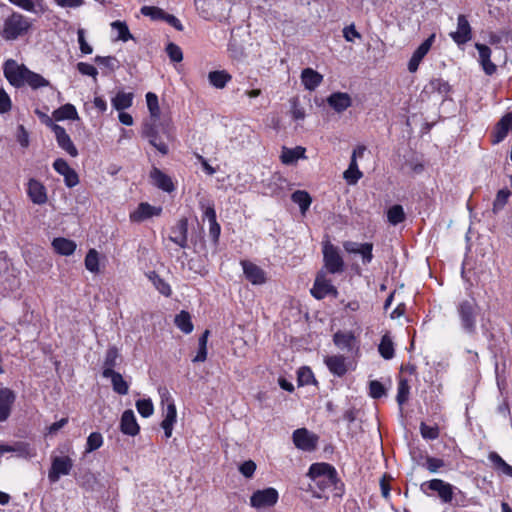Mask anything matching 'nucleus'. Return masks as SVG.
<instances>
[{
  "instance_id": "obj_15",
  "label": "nucleus",
  "mask_w": 512,
  "mask_h": 512,
  "mask_svg": "<svg viewBox=\"0 0 512 512\" xmlns=\"http://www.w3.org/2000/svg\"><path fill=\"white\" fill-rule=\"evenodd\" d=\"M53 168L57 173L64 177L65 184L68 187H74L79 183L78 174L64 159H56L53 163Z\"/></svg>"
},
{
  "instance_id": "obj_27",
  "label": "nucleus",
  "mask_w": 512,
  "mask_h": 512,
  "mask_svg": "<svg viewBox=\"0 0 512 512\" xmlns=\"http://www.w3.org/2000/svg\"><path fill=\"white\" fill-rule=\"evenodd\" d=\"M103 377L110 378L113 386V390L120 394V395H126L129 391V385L124 380L122 375L114 370H106L103 371Z\"/></svg>"
},
{
  "instance_id": "obj_38",
  "label": "nucleus",
  "mask_w": 512,
  "mask_h": 512,
  "mask_svg": "<svg viewBox=\"0 0 512 512\" xmlns=\"http://www.w3.org/2000/svg\"><path fill=\"white\" fill-rule=\"evenodd\" d=\"M291 198L294 203L299 205L302 214H305L312 201L310 195L306 191L297 190L292 194Z\"/></svg>"
},
{
  "instance_id": "obj_48",
  "label": "nucleus",
  "mask_w": 512,
  "mask_h": 512,
  "mask_svg": "<svg viewBox=\"0 0 512 512\" xmlns=\"http://www.w3.org/2000/svg\"><path fill=\"white\" fill-rule=\"evenodd\" d=\"M118 357H119L118 349L116 347H110L106 351L103 371H106L108 369L114 370V367L117 365Z\"/></svg>"
},
{
  "instance_id": "obj_28",
  "label": "nucleus",
  "mask_w": 512,
  "mask_h": 512,
  "mask_svg": "<svg viewBox=\"0 0 512 512\" xmlns=\"http://www.w3.org/2000/svg\"><path fill=\"white\" fill-rule=\"evenodd\" d=\"M328 104L336 111L343 112L351 106V98L347 93L336 92L327 99Z\"/></svg>"
},
{
  "instance_id": "obj_62",
  "label": "nucleus",
  "mask_w": 512,
  "mask_h": 512,
  "mask_svg": "<svg viewBox=\"0 0 512 512\" xmlns=\"http://www.w3.org/2000/svg\"><path fill=\"white\" fill-rule=\"evenodd\" d=\"M444 466V461L439 458L429 457L426 460V467L430 472H436Z\"/></svg>"
},
{
  "instance_id": "obj_45",
  "label": "nucleus",
  "mask_w": 512,
  "mask_h": 512,
  "mask_svg": "<svg viewBox=\"0 0 512 512\" xmlns=\"http://www.w3.org/2000/svg\"><path fill=\"white\" fill-rule=\"evenodd\" d=\"M387 218L388 221L393 224L397 225L404 221L405 219V213L401 205H394L392 206L388 212H387Z\"/></svg>"
},
{
  "instance_id": "obj_10",
  "label": "nucleus",
  "mask_w": 512,
  "mask_h": 512,
  "mask_svg": "<svg viewBox=\"0 0 512 512\" xmlns=\"http://www.w3.org/2000/svg\"><path fill=\"white\" fill-rule=\"evenodd\" d=\"M294 445L303 451H312L316 448L318 437L306 428L296 429L292 435Z\"/></svg>"
},
{
  "instance_id": "obj_23",
  "label": "nucleus",
  "mask_w": 512,
  "mask_h": 512,
  "mask_svg": "<svg viewBox=\"0 0 512 512\" xmlns=\"http://www.w3.org/2000/svg\"><path fill=\"white\" fill-rule=\"evenodd\" d=\"M120 429L124 434L130 436H135L139 433L140 427L132 410H126L123 412Z\"/></svg>"
},
{
  "instance_id": "obj_11",
  "label": "nucleus",
  "mask_w": 512,
  "mask_h": 512,
  "mask_svg": "<svg viewBox=\"0 0 512 512\" xmlns=\"http://www.w3.org/2000/svg\"><path fill=\"white\" fill-rule=\"evenodd\" d=\"M311 294L318 300L325 298L328 295L337 296V289L332 285L331 281L326 278L322 272L316 276L314 285L311 289Z\"/></svg>"
},
{
  "instance_id": "obj_21",
  "label": "nucleus",
  "mask_w": 512,
  "mask_h": 512,
  "mask_svg": "<svg viewBox=\"0 0 512 512\" xmlns=\"http://www.w3.org/2000/svg\"><path fill=\"white\" fill-rule=\"evenodd\" d=\"M343 247L348 253L360 254L363 258L364 263H370L373 258V245L371 243H357L353 241H346L343 244Z\"/></svg>"
},
{
  "instance_id": "obj_53",
  "label": "nucleus",
  "mask_w": 512,
  "mask_h": 512,
  "mask_svg": "<svg viewBox=\"0 0 512 512\" xmlns=\"http://www.w3.org/2000/svg\"><path fill=\"white\" fill-rule=\"evenodd\" d=\"M420 432L423 438L428 440H434L439 437V428L438 426H430L425 423H421Z\"/></svg>"
},
{
  "instance_id": "obj_56",
  "label": "nucleus",
  "mask_w": 512,
  "mask_h": 512,
  "mask_svg": "<svg viewBox=\"0 0 512 512\" xmlns=\"http://www.w3.org/2000/svg\"><path fill=\"white\" fill-rule=\"evenodd\" d=\"M385 392L384 386L379 381L373 380L369 383V393L372 398L378 399L385 395Z\"/></svg>"
},
{
  "instance_id": "obj_61",
  "label": "nucleus",
  "mask_w": 512,
  "mask_h": 512,
  "mask_svg": "<svg viewBox=\"0 0 512 512\" xmlns=\"http://www.w3.org/2000/svg\"><path fill=\"white\" fill-rule=\"evenodd\" d=\"M313 379L312 371L307 367H302L298 372V380L300 384L306 385L309 384Z\"/></svg>"
},
{
  "instance_id": "obj_6",
  "label": "nucleus",
  "mask_w": 512,
  "mask_h": 512,
  "mask_svg": "<svg viewBox=\"0 0 512 512\" xmlns=\"http://www.w3.org/2000/svg\"><path fill=\"white\" fill-rule=\"evenodd\" d=\"M279 498L275 488L269 487L255 491L250 497V505L257 509H265L274 506Z\"/></svg>"
},
{
  "instance_id": "obj_12",
  "label": "nucleus",
  "mask_w": 512,
  "mask_h": 512,
  "mask_svg": "<svg viewBox=\"0 0 512 512\" xmlns=\"http://www.w3.org/2000/svg\"><path fill=\"white\" fill-rule=\"evenodd\" d=\"M240 264L246 279L253 285H261L266 282V273L261 267L248 260H242Z\"/></svg>"
},
{
  "instance_id": "obj_25",
  "label": "nucleus",
  "mask_w": 512,
  "mask_h": 512,
  "mask_svg": "<svg viewBox=\"0 0 512 512\" xmlns=\"http://www.w3.org/2000/svg\"><path fill=\"white\" fill-rule=\"evenodd\" d=\"M301 81L305 89L315 90L323 81V76L312 68H306L301 73Z\"/></svg>"
},
{
  "instance_id": "obj_30",
  "label": "nucleus",
  "mask_w": 512,
  "mask_h": 512,
  "mask_svg": "<svg viewBox=\"0 0 512 512\" xmlns=\"http://www.w3.org/2000/svg\"><path fill=\"white\" fill-rule=\"evenodd\" d=\"M333 340L335 345L342 350L351 351L356 346V339L350 332H337Z\"/></svg>"
},
{
  "instance_id": "obj_29",
  "label": "nucleus",
  "mask_w": 512,
  "mask_h": 512,
  "mask_svg": "<svg viewBox=\"0 0 512 512\" xmlns=\"http://www.w3.org/2000/svg\"><path fill=\"white\" fill-rule=\"evenodd\" d=\"M324 361L334 375L342 376L347 372L345 358L341 355L327 356Z\"/></svg>"
},
{
  "instance_id": "obj_64",
  "label": "nucleus",
  "mask_w": 512,
  "mask_h": 512,
  "mask_svg": "<svg viewBox=\"0 0 512 512\" xmlns=\"http://www.w3.org/2000/svg\"><path fill=\"white\" fill-rule=\"evenodd\" d=\"M220 225L217 222V219L210 220L209 222V234L214 242H217L220 236Z\"/></svg>"
},
{
  "instance_id": "obj_49",
  "label": "nucleus",
  "mask_w": 512,
  "mask_h": 512,
  "mask_svg": "<svg viewBox=\"0 0 512 512\" xmlns=\"http://www.w3.org/2000/svg\"><path fill=\"white\" fill-rule=\"evenodd\" d=\"M0 450H1L2 456L4 455V453H7V452H17L18 455H20V456H24V455L30 456L31 455L28 445L24 444V443H17L13 446L0 445Z\"/></svg>"
},
{
  "instance_id": "obj_35",
  "label": "nucleus",
  "mask_w": 512,
  "mask_h": 512,
  "mask_svg": "<svg viewBox=\"0 0 512 512\" xmlns=\"http://www.w3.org/2000/svg\"><path fill=\"white\" fill-rule=\"evenodd\" d=\"M378 351L384 359L389 360L394 357V343L391 335L388 332L382 336L381 342L378 346Z\"/></svg>"
},
{
  "instance_id": "obj_57",
  "label": "nucleus",
  "mask_w": 512,
  "mask_h": 512,
  "mask_svg": "<svg viewBox=\"0 0 512 512\" xmlns=\"http://www.w3.org/2000/svg\"><path fill=\"white\" fill-rule=\"evenodd\" d=\"M509 194H510L509 192L504 191V190H500L497 193L496 199L493 203L494 212H497L499 209H502L504 207V205L506 204V202L508 200Z\"/></svg>"
},
{
  "instance_id": "obj_59",
  "label": "nucleus",
  "mask_w": 512,
  "mask_h": 512,
  "mask_svg": "<svg viewBox=\"0 0 512 512\" xmlns=\"http://www.w3.org/2000/svg\"><path fill=\"white\" fill-rule=\"evenodd\" d=\"M77 69L81 74L87 76L96 77L98 74L97 69L93 65L84 62H79L77 64Z\"/></svg>"
},
{
  "instance_id": "obj_16",
  "label": "nucleus",
  "mask_w": 512,
  "mask_h": 512,
  "mask_svg": "<svg viewBox=\"0 0 512 512\" xmlns=\"http://www.w3.org/2000/svg\"><path fill=\"white\" fill-rule=\"evenodd\" d=\"M451 38L458 45H462L471 40V26L464 15H459L457 19V30L450 33Z\"/></svg>"
},
{
  "instance_id": "obj_60",
  "label": "nucleus",
  "mask_w": 512,
  "mask_h": 512,
  "mask_svg": "<svg viewBox=\"0 0 512 512\" xmlns=\"http://www.w3.org/2000/svg\"><path fill=\"white\" fill-rule=\"evenodd\" d=\"M78 42L80 46V50L84 54H91L93 49L85 40V32L83 29H79L78 32Z\"/></svg>"
},
{
  "instance_id": "obj_50",
  "label": "nucleus",
  "mask_w": 512,
  "mask_h": 512,
  "mask_svg": "<svg viewBox=\"0 0 512 512\" xmlns=\"http://www.w3.org/2000/svg\"><path fill=\"white\" fill-rule=\"evenodd\" d=\"M141 13L144 16L150 17L152 20L156 21H163L166 14V12L163 9L155 6H143L141 8Z\"/></svg>"
},
{
  "instance_id": "obj_3",
  "label": "nucleus",
  "mask_w": 512,
  "mask_h": 512,
  "mask_svg": "<svg viewBox=\"0 0 512 512\" xmlns=\"http://www.w3.org/2000/svg\"><path fill=\"white\" fill-rule=\"evenodd\" d=\"M33 22L19 12H13L3 20L0 36L6 41H15L28 35Z\"/></svg>"
},
{
  "instance_id": "obj_13",
  "label": "nucleus",
  "mask_w": 512,
  "mask_h": 512,
  "mask_svg": "<svg viewBox=\"0 0 512 512\" xmlns=\"http://www.w3.org/2000/svg\"><path fill=\"white\" fill-rule=\"evenodd\" d=\"M27 195L36 205H43L48 200L46 187L34 178L29 179L27 183Z\"/></svg>"
},
{
  "instance_id": "obj_55",
  "label": "nucleus",
  "mask_w": 512,
  "mask_h": 512,
  "mask_svg": "<svg viewBox=\"0 0 512 512\" xmlns=\"http://www.w3.org/2000/svg\"><path fill=\"white\" fill-rule=\"evenodd\" d=\"M166 52L173 62H181L183 59V53L181 48L174 43H169L167 45Z\"/></svg>"
},
{
  "instance_id": "obj_24",
  "label": "nucleus",
  "mask_w": 512,
  "mask_h": 512,
  "mask_svg": "<svg viewBox=\"0 0 512 512\" xmlns=\"http://www.w3.org/2000/svg\"><path fill=\"white\" fill-rule=\"evenodd\" d=\"M177 419V411L173 401H170L167 404L164 419L161 423V427L165 432L166 438H170L172 436L173 426L176 423Z\"/></svg>"
},
{
  "instance_id": "obj_26",
  "label": "nucleus",
  "mask_w": 512,
  "mask_h": 512,
  "mask_svg": "<svg viewBox=\"0 0 512 512\" xmlns=\"http://www.w3.org/2000/svg\"><path fill=\"white\" fill-rule=\"evenodd\" d=\"M305 152L306 149L302 146H297L295 148L283 147L280 159L283 164L292 165L296 163L299 159H305Z\"/></svg>"
},
{
  "instance_id": "obj_47",
  "label": "nucleus",
  "mask_w": 512,
  "mask_h": 512,
  "mask_svg": "<svg viewBox=\"0 0 512 512\" xmlns=\"http://www.w3.org/2000/svg\"><path fill=\"white\" fill-rule=\"evenodd\" d=\"M102 444V435L99 432H92L87 438L85 453H90L99 449Z\"/></svg>"
},
{
  "instance_id": "obj_20",
  "label": "nucleus",
  "mask_w": 512,
  "mask_h": 512,
  "mask_svg": "<svg viewBox=\"0 0 512 512\" xmlns=\"http://www.w3.org/2000/svg\"><path fill=\"white\" fill-rule=\"evenodd\" d=\"M188 221L180 219L171 229L169 239L181 248L187 247Z\"/></svg>"
},
{
  "instance_id": "obj_33",
  "label": "nucleus",
  "mask_w": 512,
  "mask_h": 512,
  "mask_svg": "<svg viewBox=\"0 0 512 512\" xmlns=\"http://www.w3.org/2000/svg\"><path fill=\"white\" fill-rule=\"evenodd\" d=\"M231 79V75L225 70L211 71L208 74L209 83L217 89H223Z\"/></svg>"
},
{
  "instance_id": "obj_39",
  "label": "nucleus",
  "mask_w": 512,
  "mask_h": 512,
  "mask_svg": "<svg viewBox=\"0 0 512 512\" xmlns=\"http://www.w3.org/2000/svg\"><path fill=\"white\" fill-rule=\"evenodd\" d=\"M175 325L184 333L189 334L193 330L190 314L186 311H181L175 317Z\"/></svg>"
},
{
  "instance_id": "obj_32",
  "label": "nucleus",
  "mask_w": 512,
  "mask_h": 512,
  "mask_svg": "<svg viewBox=\"0 0 512 512\" xmlns=\"http://www.w3.org/2000/svg\"><path fill=\"white\" fill-rule=\"evenodd\" d=\"M150 176L152 180L154 181V184L159 187L160 189L171 192L174 189L173 183L169 176L161 172L159 169L154 168Z\"/></svg>"
},
{
  "instance_id": "obj_34",
  "label": "nucleus",
  "mask_w": 512,
  "mask_h": 512,
  "mask_svg": "<svg viewBox=\"0 0 512 512\" xmlns=\"http://www.w3.org/2000/svg\"><path fill=\"white\" fill-rule=\"evenodd\" d=\"M488 459L493 465V468L498 472L512 477V466L505 462V460L496 452H490Z\"/></svg>"
},
{
  "instance_id": "obj_8",
  "label": "nucleus",
  "mask_w": 512,
  "mask_h": 512,
  "mask_svg": "<svg viewBox=\"0 0 512 512\" xmlns=\"http://www.w3.org/2000/svg\"><path fill=\"white\" fill-rule=\"evenodd\" d=\"M323 256L325 267L330 273H339L343 270V260L334 245L328 242L325 243L323 247Z\"/></svg>"
},
{
  "instance_id": "obj_5",
  "label": "nucleus",
  "mask_w": 512,
  "mask_h": 512,
  "mask_svg": "<svg viewBox=\"0 0 512 512\" xmlns=\"http://www.w3.org/2000/svg\"><path fill=\"white\" fill-rule=\"evenodd\" d=\"M455 487L441 479H432L421 484V491L428 496L436 493L444 503H451Z\"/></svg>"
},
{
  "instance_id": "obj_43",
  "label": "nucleus",
  "mask_w": 512,
  "mask_h": 512,
  "mask_svg": "<svg viewBox=\"0 0 512 512\" xmlns=\"http://www.w3.org/2000/svg\"><path fill=\"white\" fill-rule=\"evenodd\" d=\"M111 27L117 32L116 40L127 42L128 40L132 39V35L129 32L128 26L125 22L119 20L114 21L111 23Z\"/></svg>"
},
{
  "instance_id": "obj_19",
  "label": "nucleus",
  "mask_w": 512,
  "mask_h": 512,
  "mask_svg": "<svg viewBox=\"0 0 512 512\" xmlns=\"http://www.w3.org/2000/svg\"><path fill=\"white\" fill-rule=\"evenodd\" d=\"M161 212V207H155L146 202H143L140 203L137 209L130 214V220L132 222H142L153 216H159Z\"/></svg>"
},
{
  "instance_id": "obj_14",
  "label": "nucleus",
  "mask_w": 512,
  "mask_h": 512,
  "mask_svg": "<svg viewBox=\"0 0 512 512\" xmlns=\"http://www.w3.org/2000/svg\"><path fill=\"white\" fill-rule=\"evenodd\" d=\"M16 394L10 388H0V422L6 421L12 412Z\"/></svg>"
},
{
  "instance_id": "obj_58",
  "label": "nucleus",
  "mask_w": 512,
  "mask_h": 512,
  "mask_svg": "<svg viewBox=\"0 0 512 512\" xmlns=\"http://www.w3.org/2000/svg\"><path fill=\"white\" fill-rule=\"evenodd\" d=\"M240 472L246 478H251L256 470V464L252 460L245 461L239 467Z\"/></svg>"
},
{
  "instance_id": "obj_46",
  "label": "nucleus",
  "mask_w": 512,
  "mask_h": 512,
  "mask_svg": "<svg viewBox=\"0 0 512 512\" xmlns=\"http://www.w3.org/2000/svg\"><path fill=\"white\" fill-rule=\"evenodd\" d=\"M149 279L152 281L155 288L164 296L168 297L171 295V287L165 282L162 278H160L156 273L152 272L149 275Z\"/></svg>"
},
{
  "instance_id": "obj_51",
  "label": "nucleus",
  "mask_w": 512,
  "mask_h": 512,
  "mask_svg": "<svg viewBox=\"0 0 512 512\" xmlns=\"http://www.w3.org/2000/svg\"><path fill=\"white\" fill-rule=\"evenodd\" d=\"M136 408L143 417H150L154 412V406L150 399H139L136 402Z\"/></svg>"
},
{
  "instance_id": "obj_7",
  "label": "nucleus",
  "mask_w": 512,
  "mask_h": 512,
  "mask_svg": "<svg viewBox=\"0 0 512 512\" xmlns=\"http://www.w3.org/2000/svg\"><path fill=\"white\" fill-rule=\"evenodd\" d=\"M73 467V461L68 456H54L51 468L48 472V479L51 483L57 482L61 476L68 475Z\"/></svg>"
},
{
  "instance_id": "obj_40",
  "label": "nucleus",
  "mask_w": 512,
  "mask_h": 512,
  "mask_svg": "<svg viewBox=\"0 0 512 512\" xmlns=\"http://www.w3.org/2000/svg\"><path fill=\"white\" fill-rule=\"evenodd\" d=\"M362 176L363 173L359 170L357 162L351 159L348 169L344 172V178L349 184L354 185Z\"/></svg>"
},
{
  "instance_id": "obj_18",
  "label": "nucleus",
  "mask_w": 512,
  "mask_h": 512,
  "mask_svg": "<svg viewBox=\"0 0 512 512\" xmlns=\"http://www.w3.org/2000/svg\"><path fill=\"white\" fill-rule=\"evenodd\" d=\"M435 40V35L432 34L430 37H428L413 53L411 59L408 63V70L411 73H414L417 71L420 62L422 59L426 56V54L429 52L433 42Z\"/></svg>"
},
{
  "instance_id": "obj_54",
  "label": "nucleus",
  "mask_w": 512,
  "mask_h": 512,
  "mask_svg": "<svg viewBox=\"0 0 512 512\" xmlns=\"http://www.w3.org/2000/svg\"><path fill=\"white\" fill-rule=\"evenodd\" d=\"M199 206L203 211L204 218H207L208 222H210V220L216 219V212L213 204L210 201L202 199L199 202Z\"/></svg>"
},
{
  "instance_id": "obj_9",
  "label": "nucleus",
  "mask_w": 512,
  "mask_h": 512,
  "mask_svg": "<svg viewBox=\"0 0 512 512\" xmlns=\"http://www.w3.org/2000/svg\"><path fill=\"white\" fill-rule=\"evenodd\" d=\"M142 135L147 138L149 143L162 155L168 154V145L163 141V137L155 123H146L143 126Z\"/></svg>"
},
{
  "instance_id": "obj_63",
  "label": "nucleus",
  "mask_w": 512,
  "mask_h": 512,
  "mask_svg": "<svg viewBox=\"0 0 512 512\" xmlns=\"http://www.w3.org/2000/svg\"><path fill=\"white\" fill-rule=\"evenodd\" d=\"M430 86L433 90H437L440 93H447L449 91V85L442 79H433L430 82Z\"/></svg>"
},
{
  "instance_id": "obj_42",
  "label": "nucleus",
  "mask_w": 512,
  "mask_h": 512,
  "mask_svg": "<svg viewBox=\"0 0 512 512\" xmlns=\"http://www.w3.org/2000/svg\"><path fill=\"white\" fill-rule=\"evenodd\" d=\"M85 267L92 273H99V254L95 249H90L85 257Z\"/></svg>"
},
{
  "instance_id": "obj_22",
  "label": "nucleus",
  "mask_w": 512,
  "mask_h": 512,
  "mask_svg": "<svg viewBox=\"0 0 512 512\" xmlns=\"http://www.w3.org/2000/svg\"><path fill=\"white\" fill-rule=\"evenodd\" d=\"M479 53V63L487 75H493L496 72V65L491 61V50L488 46L480 43L475 44Z\"/></svg>"
},
{
  "instance_id": "obj_44",
  "label": "nucleus",
  "mask_w": 512,
  "mask_h": 512,
  "mask_svg": "<svg viewBox=\"0 0 512 512\" xmlns=\"http://www.w3.org/2000/svg\"><path fill=\"white\" fill-rule=\"evenodd\" d=\"M146 102L151 118H153L154 121L158 120L160 117V107L157 95L152 92H148L146 94Z\"/></svg>"
},
{
  "instance_id": "obj_4",
  "label": "nucleus",
  "mask_w": 512,
  "mask_h": 512,
  "mask_svg": "<svg viewBox=\"0 0 512 512\" xmlns=\"http://www.w3.org/2000/svg\"><path fill=\"white\" fill-rule=\"evenodd\" d=\"M457 313L462 329L468 334L476 331L478 305L475 300H462L457 305Z\"/></svg>"
},
{
  "instance_id": "obj_36",
  "label": "nucleus",
  "mask_w": 512,
  "mask_h": 512,
  "mask_svg": "<svg viewBox=\"0 0 512 512\" xmlns=\"http://www.w3.org/2000/svg\"><path fill=\"white\" fill-rule=\"evenodd\" d=\"M132 102L133 94L121 91L112 99V106L116 110L122 111L129 108L132 105Z\"/></svg>"
},
{
  "instance_id": "obj_17",
  "label": "nucleus",
  "mask_w": 512,
  "mask_h": 512,
  "mask_svg": "<svg viewBox=\"0 0 512 512\" xmlns=\"http://www.w3.org/2000/svg\"><path fill=\"white\" fill-rule=\"evenodd\" d=\"M52 130L59 147L65 150L71 157L78 155V150L73 144L70 136L66 133L65 129L57 124L52 125Z\"/></svg>"
},
{
  "instance_id": "obj_31",
  "label": "nucleus",
  "mask_w": 512,
  "mask_h": 512,
  "mask_svg": "<svg viewBox=\"0 0 512 512\" xmlns=\"http://www.w3.org/2000/svg\"><path fill=\"white\" fill-rule=\"evenodd\" d=\"M52 246L58 254L64 256L72 255L77 247L74 241L62 237L55 238L52 242Z\"/></svg>"
},
{
  "instance_id": "obj_37",
  "label": "nucleus",
  "mask_w": 512,
  "mask_h": 512,
  "mask_svg": "<svg viewBox=\"0 0 512 512\" xmlns=\"http://www.w3.org/2000/svg\"><path fill=\"white\" fill-rule=\"evenodd\" d=\"M53 117L57 121L65 119L75 120L78 118V113L72 104H65L53 112Z\"/></svg>"
},
{
  "instance_id": "obj_1",
  "label": "nucleus",
  "mask_w": 512,
  "mask_h": 512,
  "mask_svg": "<svg viewBox=\"0 0 512 512\" xmlns=\"http://www.w3.org/2000/svg\"><path fill=\"white\" fill-rule=\"evenodd\" d=\"M3 73L8 82L17 88L28 85L32 89H38L50 84L42 75L29 70L23 64H18L14 59L5 61Z\"/></svg>"
},
{
  "instance_id": "obj_52",
  "label": "nucleus",
  "mask_w": 512,
  "mask_h": 512,
  "mask_svg": "<svg viewBox=\"0 0 512 512\" xmlns=\"http://www.w3.org/2000/svg\"><path fill=\"white\" fill-rule=\"evenodd\" d=\"M409 389L410 387L408 381L405 379H400L397 389V402L400 406L408 400Z\"/></svg>"
},
{
  "instance_id": "obj_41",
  "label": "nucleus",
  "mask_w": 512,
  "mask_h": 512,
  "mask_svg": "<svg viewBox=\"0 0 512 512\" xmlns=\"http://www.w3.org/2000/svg\"><path fill=\"white\" fill-rule=\"evenodd\" d=\"M209 331L206 330L201 335L198 341V351L196 356L192 359L194 363L204 362L207 359V342H208Z\"/></svg>"
},
{
  "instance_id": "obj_2",
  "label": "nucleus",
  "mask_w": 512,
  "mask_h": 512,
  "mask_svg": "<svg viewBox=\"0 0 512 512\" xmlns=\"http://www.w3.org/2000/svg\"><path fill=\"white\" fill-rule=\"evenodd\" d=\"M308 475L312 479L310 490L315 498H327L325 492L336 485L337 473L333 466L327 463L312 464Z\"/></svg>"
}]
</instances>
